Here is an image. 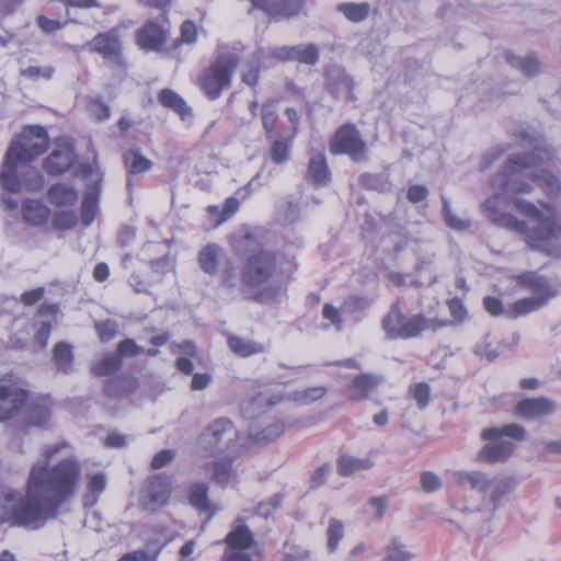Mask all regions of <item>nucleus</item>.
Segmentation results:
<instances>
[{
    "mask_svg": "<svg viewBox=\"0 0 561 561\" xmlns=\"http://www.w3.org/2000/svg\"><path fill=\"white\" fill-rule=\"evenodd\" d=\"M60 448L58 444L46 446L43 450L46 461L34 463L28 476L32 482V494L45 495L53 504L51 507L55 506L58 510L73 496L81 477V467L75 459H65L51 468L47 467V461Z\"/></svg>",
    "mask_w": 561,
    "mask_h": 561,
    "instance_id": "nucleus-1",
    "label": "nucleus"
},
{
    "mask_svg": "<svg viewBox=\"0 0 561 561\" xmlns=\"http://www.w3.org/2000/svg\"><path fill=\"white\" fill-rule=\"evenodd\" d=\"M539 152L511 154L502 170L491 179V187L500 198L505 196L528 194L533 186L523 178L526 172L539 164Z\"/></svg>",
    "mask_w": 561,
    "mask_h": 561,
    "instance_id": "nucleus-2",
    "label": "nucleus"
},
{
    "mask_svg": "<svg viewBox=\"0 0 561 561\" xmlns=\"http://www.w3.org/2000/svg\"><path fill=\"white\" fill-rule=\"evenodd\" d=\"M51 505L45 495L32 494V482L27 479L26 495L12 506L8 520L14 526L39 529L48 518L57 516L59 510Z\"/></svg>",
    "mask_w": 561,
    "mask_h": 561,
    "instance_id": "nucleus-3",
    "label": "nucleus"
},
{
    "mask_svg": "<svg viewBox=\"0 0 561 561\" xmlns=\"http://www.w3.org/2000/svg\"><path fill=\"white\" fill-rule=\"evenodd\" d=\"M277 253L261 249L249 254L241 265L242 288L250 295L271 285L270 280L277 274Z\"/></svg>",
    "mask_w": 561,
    "mask_h": 561,
    "instance_id": "nucleus-4",
    "label": "nucleus"
},
{
    "mask_svg": "<svg viewBox=\"0 0 561 561\" xmlns=\"http://www.w3.org/2000/svg\"><path fill=\"white\" fill-rule=\"evenodd\" d=\"M239 64L240 58L237 54L224 53L199 75L197 85L208 100L219 99L221 93L231 87Z\"/></svg>",
    "mask_w": 561,
    "mask_h": 561,
    "instance_id": "nucleus-5",
    "label": "nucleus"
},
{
    "mask_svg": "<svg viewBox=\"0 0 561 561\" xmlns=\"http://www.w3.org/2000/svg\"><path fill=\"white\" fill-rule=\"evenodd\" d=\"M426 324L423 312L405 314L399 299L391 304L389 311L381 319V329L387 340H411L420 337Z\"/></svg>",
    "mask_w": 561,
    "mask_h": 561,
    "instance_id": "nucleus-6",
    "label": "nucleus"
},
{
    "mask_svg": "<svg viewBox=\"0 0 561 561\" xmlns=\"http://www.w3.org/2000/svg\"><path fill=\"white\" fill-rule=\"evenodd\" d=\"M221 286L232 296L240 295L243 300H251L260 305H271L279 300L286 293V286L280 284H271L257 290L255 295H250L242 288L241 271L238 268L231 257L224 260L221 273Z\"/></svg>",
    "mask_w": 561,
    "mask_h": 561,
    "instance_id": "nucleus-7",
    "label": "nucleus"
},
{
    "mask_svg": "<svg viewBox=\"0 0 561 561\" xmlns=\"http://www.w3.org/2000/svg\"><path fill=\"white\" fill-rule=\"evenodd\" d=\"M238 438L234 424L227 417L213 421L202 433L199 446L210 455L227 451Z\"/></svg>",
    "mask_w": 561,
    "mask_h": 561,
    "instance_id": "nucleus-8",
    "label": "nucleus"
},
{
    "mask_svg": "<svg viewBox=\"0 0 561 561\" xmlns=\"http://www.w3.org/2000/svg\"><path fill=\"white\" fill-rule=\"evenodd\" d=\"M329 150L332 154H346L354 162L365 161L366 144L359 130L352 123L339 127L330 140Z\"/></svg>",
    "mask_w": 561,
    "mask_h": 561,
    "instance_id": "nucleus-9",
    "label": "nucleus"
},
{
    "mask_svg": "<svg viewBox=\"0 0 561 561\" xmlns=\"http://www.w3.org/2000/svg\"><path fill=\"white\" fill-rule=\"evenodd\" d=\"M49 147V138L46 129L42 126L31 125L24 127L20 139H13L8 148L21 150L25 162L30 163L42 156Z\"/></svg>",
    "mask_w": 561,
    "mask_h": 561,
    "instance_id": "nucleus-10",
    "label": "nucleus"
},
{
    "mask_svg": "<svg viewBox=\"0 0 561 561\" xmlns=\"http://www.w3.org/2000/svg\"><path fill=\"white\" fill-rule=\"evenodd\" d=\"M169 36L170 25L168 21L162 23L148 21L135 32V42L146 53H160L165 50Z\"/></svg>",
    "mask_w": 561,
    "mask_h": 561,
    "instance_id": "nucleus-11",
    "label": "nucleus"
},
{
    "mask_svg": "<svg viewBox=\"0 0 561 561\" xmlns=\"http://www.w3.org/2000/svg\"><path fill=\"white\" fill-rule=\"evenodd\" d=\"M267 50L268 56H271L273 61H296L307 66H314L320 60V48L314 43L282 46L275 48L268 47Z\"/></svg>",
    "mask_w": 561,
    "mask_h": 561,
    "instance_id": "nucleus-12",
    "label": "nucleus"
},
{
    "mask_svg": "<svg viewBox=\"0 0 561 561\" xmlns=\"http://www.w3.org/2000/svg\"><path fill=\"white\" fill-rule=\"evenodd\" d=\"M27 164L21 150L8 148L0 169V186L12 194L22 190V179L19 178V165Z\"/></svg>",
    "mask_w": 561,
    "mask_h": 561,
    "instance_id": "nucleus-13",
    "label": "nucleus"
},
{
    "mask_svg": "<svg viewBox=\"0 0 561 561\" xmlns=\"http://www.w3.org/2000/svg\"><path fill=\"white\" fill-rule=\"evenodd\" d=\"M253 8L263 11L272 21L279 22L298 16L306 0H250Z\"/></svg>",
    "mask_w": 561,
    "mask_h": 561,
    "instance_id": "nucleus-14",
    "label": "nucleus"
},
{
    "mask_svg": "<svg viewBox=\"0 0 561 561\" xmlns=\"http://www.w3.org/2000/svg\"><path fill=\"white\" fill-rule=\"evenodd\" d=\"M557 411V403L548 397L525 398L519 400L514 409L519 419L535 420L552 415Z\"/></svg>",
    "mask_w": 561,
    "mask_h": 561,
    "instance_id": "nucleus-15",
    "label": "nucleus"
},
{
    "mask_svg": "<svg viewBox=\"0 0 561 561\" xmlns=\"http://www.w3.org/2000/svg\"><path fill=\"white\" fill-rule=\"evenodd\" d=\"M28 399L27 392L12 385L0 383V421L10 420L20 414Z\"/></svg>",
    "mask_w": 561,
    "mask_h": 561,
    "instance_id": "nucleus-16",
    "label": "nucleus"
},
{
    "mask_svg": "<svg viewBox=\"0 0 561 561\" xmlns=\"http://www.w3.org/2000/svg\"><path fill=\"white\" fill-rule=\"evenodd\" d=\"M75 159V149L71 144H58L45 158L43 169L50 175H60L72 167Z\"/></svg>",
    "mask_w": 561,
    "mask_h": 561,
    "instance_id": "nucleus-17",
    "label": "nucleus"
},
{
    "mask_svg": "<svg viewBox=\"0 0 561 561\" xmlns=\"http://www.w3.org/2000/svg\"><path fill=\"white\" fill-rule=\"evenodd\" d=\"M515 280L522 288L533 291L534 297L547 298V302L558 294L550 279L536 271L520 273L515 276Z\"/></svg>",
    "mask_w": 561,
    "mask_h": 561,
    "instance_id": "nucleus-18",
    "label": "nucleus"
},
{
    "mask_svg": "<svg viewBox=\"0 0 561 561\" xmlns=\"http://www.w3.org/2000/svg\"><path fill=\"white\" fill-rule=\"evenodd\" d=\"M91 50L96 51L103 58L121 62L122 44L119 36L114 30L105 33H99L89 43Z\"/></svg>",
    "mask_w": 561,
    "mask_h": 561,
    "instance_id": "nucleus-19",
    "label": "nucleus"
},
{
    "mask_svg": "<svg viewBox=\"0 0 561 561\" xmlns=\"http://www.w3.org/2000/svg\"><path fill=\"white\" fill-rule=\"evenodd\" d=\"M383 381L382 376L375 374H359L355 376L345 388V396L352 401L367 399Z\"/></svg>",
    "mask_w": 561,
    "mask_h": 561,
    "instance_id": "nucleus-20",
    "label": "nucleus"
},
{
    "mask_svg": "<svg viewBox=\"0 0 561 561\" xmlns=\"http://www.w3.org/2000/svg\"><path fill=\"white\" fill-rule=\"evenodd\" d=\"M255 539L252 530L244 524L242 517H238L231 530L225 537V543L228 551L247 552L254 545Z\"/></svg>",
    "mask_w": 561,
    "mask_h": 561,
    "instance_id": "nucleus-21",
    "label": "nucleus"
},
{
    "mask_svg": "<svg viewBox=\"0 0 561 561\" xmlns=\"http://www.w3.org/2000/svg\"><path fill=\"white\" fill-rule=\"evenodd\" d=\"M325 88L328 92L334 98H339L345 93L351 95L354 82L352 78L346 73L345 69L339 65L329 66L324 72Z\"/></svg>",
    "mask_w": 561,
    "mask_h": 561,
    "instance_id": "nucleus-22",
    "label": "nucleus"
},
{
    "mask_svg": "<svg viewBox=\"0 0 561 561\" xmlns=\"http://www.w3.org/2000/svg\"><path fill=\"white\" fill-rule=\"evenodd\" d=\"M478 454V460L488 463L504 462L514 451V444L506 439H490Z\"/></svg>",
    "mask_w": 561,
    "mask_h": 561,
    "instance_id": "nucleus-23",
    "label": "nucleus"
},
{
    "mask_svg": "<svg viewBox=\"0 0 561 561\" xmlns=\"http://www.w3.org/2000/svg\"><path fill=\"white\" fill-rule=\"evenodd\" d=\"M247 70L242 73V82L249 87H255L259 83L261 68L274 66V61L268 56L267 48L257 47L252 54V60L247 62Z\"/></svg>",
    "mask_w": 561,
    "mask_h": 561,
    "instance_id": "nucleus-24",
    "label": "nucleus"
},
{
    "mask_svg": "<svg viewBox=\"0 0 561 561\" xmlns=\"http://www.w3.org/2000/svg\"><path fill=\"white\" fill-rule=\"evenodd\" d=\"M225 249L217 243H208L204 245L197 254V261L201 270L209 275L215 276L219 272V264L224 261Z\"/></svg>",
    "mask_w": 561,
    "mask_h": 561,
    "instance_id": "nucleus-25",
    "label": "nucleus"
},
{
    "mask_svg": "<svg viewBox=\"0 0 561 561\" xmlns=\"http://www.w3.org/2000/svg\"><path fill=\"white\" fill-rule=\"evenodd\" d=\"M209 488L205 482H194L188 489V503L201 513L211 518L219 508L208 497Z\"/></svg>",
    "mask_w": 561,
    "mask_h": 561,
    "instance_id": "nucleus-26",
    "label": "nucleus"
},
{
    "mask_svg": "<svg viewBox=\"0 0 561 561\" xmlns=\"http://www.w3.org/2000/svg\"><path fill=\"white\" fill-rule=\"evenodd\" d=\"M171 478L164 473L152 476L147 485V499L151 504L163 505L171 493Z\"/></svg>",
    "mask_w": 561,
    "mask_h": 561,
    "instance_id": "nucleus-27",
    "label": "nucleus"
},
{
    "mask_svg": "<svg viewBox=\"0 0 561 561\" xmlns=\"http://www.w3.org/2000/svg\"><path fill=\"white\" fill-rule=\"evenodd\" d=\"M331 172L323 154L318 153L310 158L306 180L313 185L321 187L330 182Z\"/></svg>",
    "mask_w": 561,
    "mask_h": 561,
    "instance_id": "nucleus-28",
    "label": "nucleus"
},
{
    "mask_svg": "<svg viewBox=\"0 0 561 561\" xmlns=\"http://www.w3.org/2000/svg\"><path fill=\"white\" fill-rule=\"evenodd\" d=\"M47 198L55 207L73 206L78 201V192L70 184L55 183L48 188Z\"/></svg>",
    "mask_w": 561,
    "mask_h": 561,
    "instance_id": "nucleus-29",
    "label": "nucleus"
},
{
    "mask_svg": "<svg viewBox=\"0 0 561 561\" xmlns=\"http://www.w3.org/2000/svg\"><path fill=\"white\" fill-rule=\"evenodd\" d=\"M50 209L37 199H25L22 203V216L31 226H43L49 218Z\"/></svg>",
    "mask_w": 561,
    "mask_h": 561,
    "instance_id": "nucleus-30",
    "label": "nucleus"
},
{
    "mask_svg": "<svg viewBox=\"0 0 561 561\" xmlns=\"http://www.w3.org/2000/svg\"><path fill=\"white\" fill-rule=\"evenodd\" d=\"M454 479L460 486L469 485L471 490L485 493L492 485V479L482 471H456Z\"/></svg>",
    "mask_w": 561,
    "mask_h": 561,
    "instance_id": "nucleus-31",
    "label": "nucleus"
},
{
    "mask_svg": "<svg viewBox=\"0 0 561 561\" xmlns=\"http://www.w3.org/2000/svg\"><path fill=\"white\" fill-rule=\"evenodd\" d=\"M158 101L164 107L178 113L183 119L192 115V108L186 101L171 89H162L158 94Z\"/></svg>",
    "mask_w": 561,
    "mask_h": 561,
    "instance_id": "nucleus-32",
    "label": "nucleus"
},
{
    "mask_svg": "<svg viewBox=\"0 0 561 561\" xmlns=\"http://www.w3.org/2000/svg\"><path fill=\"white\" fill-rule=\"evenodd\" d=\"M526 435V428L516 423L507 424L502 427H486L481 433L483 439H503V437L506 436L517 442H523Z\"/></svg>",
    "mask_w": 561,
    "mask_h": 561,
    "instance_id": "nucleus-33",
    "label": "nucleus"
},
{
    "mask_svg": "<svg viewBox=\"0 0 561 561\" xmlns=\"http://www.w3.org/2000/svg\"><path fill=\"white\" fill-rule=\"evenodd\" d=\"M227 343L229 348L241 357H249L251 355L261 354L265 351L262 343L243 339L234 334L228 335Z\"/></svg>",
    "mask_w": 561,
    "mask_h": 561,
    "instance_id": "nucleus-34",
    "label": "nucleus"
},
{
    "mask_svg": "<svg viewBox=\"0 0 561 561\" xmlns=\"http://www.w3.org/2000/svg\"><path fill=\"white\" fill-rule=\"evenodd\" d=\"M504 57L508 65L518 69L526 77H534L540 72V64L533 54L520 57L513 51H505Z\"/></svg>",
    "mask_w": 561,
    "mask_h": 561,
    "instance_id": "nucleus-35",
    "label": "nucleus"
},
{
    "mask_svg": "<svg viewBox=\"0 0 561 561\" xmlns=\"http://www.w3.org/2000/svg\"><path fill=\"white\" fill-rule=\"evenodd\" d=\"M20 413L23 414L26 423L30 425L42 426L47 423L50 417V411L48 407L43 402H31L21 408Z\"/></svg>",
    "mask_w": 561,
    "mask_h": 561,
    "instance_id": "nucleus-36",
    "label": "nucleus"
},
{
    "mask_svg": "<svg viewBox=\"0 0 561 561\" xmlns=\"http://www.w3.org/2000/svg\"><path fill=\"white\" fill-rule=\"evenodd\" d=\"M128 175H136L151 170L153 163L139 149H129L123 156Z\"/></svg>",
    "mask_w": 561,
    "mask_h": 561,
    "instance_id": "nucleus-37",
    "label": "nucleus"
},
{
    "mask_svg": "<svg viewBox=\"0 0 561 561\" xmlns=\"http://www.w3.org/2000/svg\"><path fill=\"white\" fill-rule=\"evenodd\" d=\"M53 360L60 373L65 375L72 373V345L64 341L58 342L53 350Z\"/></svg>",
    "mask_w": 561,
    "mask_h": 561,
    "instance_id": "nucleus-38",
    "label": "nucleus"
},
{
    "mask_svg": "<svg viewBox=\"0 0 561 561\" xmlns=\"http://www.w3.org/2000/svg\"><path fill=\"white\" fill-rule=\"evenodd\" d=\"M137 388V380L129 377L119 376L110 379L104 385V393L110 398H121L134 391Z\"/></svg>",
    "mask_w": 561,
    "mask_h": 561,
    "instance_id": "nucleus-39",
    "label": "nucleus"
},
{
    "mask_svg": "<svg viewBox=\"0 0 561 561\" xmlns=\"http://www.w3.org/2000/svg\"><path fill=\"white\" fill-rule=\"evenodd\" d=\"M547 305V298L527 297L516 300L506 311L508 319H517Z\"/></svg>",
    "mask_w": 561,
    "mask_h": 561,
    "instance_id": "nucleus-40",
    "label": "nucleus"
},
{
    "mask_svg": "<svg viewBox=\"0 0 561 561\" xmlns=\"http://www.w3.org/2000/svg\"><path fill=\"white\" fill-rule=\"evenodd\" d=\"M336 466L341 477H348L357 471L368 470L373 462L367 458L343 455L337 458Z\"/></svg>",
    "mask_w": 561,
    "mask_h": 561,
    "instance_id": "nucleus-41",
    "label": "nucleus"
},
{
    "mask_svg": "<svg viewBox=\"0 0 561 561\" xmlns=\"http://www.w3.org/2000/svg\"><path fill=\"white\" fill-rule=\"evenodd\" d=\"M100 183L95 182L93 188L85 194L81 203V221L84 226H90L98 210V199Z\"/></svg>",
    "mask_w": 561,
    "mask_h": 561,
    "instance_id": "nucleus-42",
    "label": "nucleus"
},
{
    "mask_svg": "<svg viewBox=\"0 0 561 561\" xmlns=\"http://www.w3.org/2000/svg\"><path fill=\"white\" fill-rule=\"evenodd\" d=\"M336 10L343 13L348 21L359 23L369 16L370 5L367 2H344L337 4Z\"/></svg>",
    "mask_w": 561,
    "mask_h": 561,
    "instance_id": "nucleus-43",
    "label": "nucleus"
},
{
    "mask_svg": "<svg viewBox=\"0 0 561 561\" xmlns=\"http://www.w3.org/2000/svg\"><path fill=\"white\" fill-rule=\"evenodd\" d=\"M123 365V359H121V356L116 354H106L103 356L99 362H96L91 370L93 375L98 377H105L111 376L115 374L117 370L121 369Z\"/></svg>",
    "mask_w": 561,
    "mask_h": 561,
    "instance_id": "nucleus-44",
    "label": "nucleus"
},
{
    "mask_svg": "<svg viewBox=\"0 0 561 561\" xmlns=\"http://www.w3.org/2000/svg\"><path fill=\"white\" fill-rule=\"evenodd\" d=\"M358 184L370 191L383 193L390 190L389 176L385 173H362L358 178Z\"/></svg>",
    "mask_w": 561,
    "mask_h": 561,
    "instance_id": "nucleus-45",
    "label": "nucleus"
},
{
    "mask_svg": "<svg viewBox=\"0 0 561 561\" xmlns=\"http://www.w3.org/2000/svg\"><path fill=\"white\" fill-rule=\"evenodd\" d=\"M385 561H412L416 557L398 538L389 541L385 548Z\"/></svg>",
    "mask_w": 561,
    "mask_h": 561,
    "instance_id": "nucleus-46",
    "label": "nucleus"
},
{
    "mask_svg": "<svg viewBox=\"0 0 561 561\" xmlns=\"http://www.w3.org/2000/svg\"><path fill=\"white\" fill-rule=\"evenodd\" d=\"M327 392L328 389L325 387L316 386L304 390H296L289 394V398L298 404L308 405L322 399Z\"/></svg>",
    "mask_w": 561,
    "mask_h": 561,
    "instance_id": "nucleus-47",
    "label": "nucleus"
},
{
    "mask_svg": "<svg viewBox=\"0 0 561 561\" xmlns=\"http://www.w3.org/2000/svg\"><path fill=\"white\" fill-rule=\"evenodd\" d=\"M442 213L447 227L456 231H465L471 227V221L462 219L451 210L450 203L446 197H442Z\"/></svg>",
    "mask_w": 561,
    "mask_h": 561,
    "instance_id": "nucleus-48",
    "label": "nucleus"
},
{
    "mask_svg": "<svg viewBox=\"0 0 561 561\" xmlns=\"http://www.w3.org/2000/svg\"><path fill=\"white\" fill-rule=\"evenodd\" d=\"M517 483L514 478H503L499 480H492V492H491V502L494 505V508L499 506V503L503 496L511 493Z\"/></svg>",
    "mask_w": 561,
    "mask_h": 561,
    "instance_id": "nucleus-49",
    "label": "nucleus"
},
{
    "mask_svg": "<svg viewBox=\"0 0 561 561\" xmlns=\"http://www.w3.org/2000/svg\"><path fill=\"white\" fill-rule=\"evenodd\" d=\"M213 479L220 485H226L234 476L232 461L221 460L211 463Z\"/></svg>",
    "mask_w": 561,
    "mask_h": 561,
    "instance_id": "nucleus-50",
    "label": "nucleus"
},
{
    "mask_svg": "<svg viewBox=\"0 0 561 561\" xmlns=\"http://www.w3.org/2000/svg\"><path fill=\"white\" fill-rule=\"evenodd\" d=\"M270 156L275 164H284L290 159L289 140L276 139L272 142Z\"/></svg>",
    "mask_w": 561,
    "mask_h": 561,
    "instance_id": "nucleus-51",
    "label": "nucleus"
},
{
    "mask_svg": "<svg viewBox=\"0 0 561 561\" xmlns=\"http://www.w3.org/2000/svg\"><path fill=\"white\" fill-rule=\"evenodd\" d=\"M284 495L282 493H275L267 500L262 501L255 508V514L261 517L268 518L276 510L282 506Z\"/></svg>",
    "mask_w": 561,
    "mask_h": 561,
    "instance_id": "nucleus-52",
    "label": "nucleus"
},
{
    "mask_svg": "<svg viewBox=\"0 0 561 561\" xmlns=\"http://www.w3.org/2000/svg\"><path fill=\"white\" fill-rule=\"evenodd\" d=\"M328 536V549L333 552L336 550L339 542L344 537V526L339 519H330V524L327 530Z\"/></svg>",
    "mask_w": 561,
    "mask_h": 561,
    "instance_id": "nucleus-53",
    "label": "nucleus"
},
{
    "mask_svg": "<svg viewBox=\"0 0 561 561\" xmlns=\"http://www.w3.org/2000/svg\"><path fill=\"white\" fill-rule=\"evenodd\" d=\"M409 392L412 398L416 401V405L420 410H424L431 400V387L427 382H417L410 387Z\"/></svg>",
    "mask_w": 561,
    "mask_h": 561,
    "instance_id": "nucleus-54",
    "label": "nucleus"
},
{
    "mask_svg": "<svg viewBox=\"0 0 561 561\" xmlns=\"http://www.w3.org/2000/svg\"><path fill=\"white\" fill-rule=\"evenodd\" d=\"M78 222V217L73 210H60L55 213L51 225L56 230H68Z\"/></svg>",
    "mask_w": 561,
    "mask_h": 561,
    "instance_id": "nucleus-55",
    "label": "nucleus"
},
{
    "mask_svg": "<svg viewBox=\"0 0 561 561\" xmlns=\"http://www.w3.org/2000/svg\"><path fill=\"white\" fill-rule=\"evenodd\" d=\"M22 187H24L28 192H35L43 187L44 178L42 173L32 168L23 173L22 175Z\"/></svg>",
    "mask_w": 561,
    "mask_h": 561,
    "instance_id": "nucleus-56",
    "label": "nucleus"
},
{
    "mask_svg": "<svg viewBox=\"0 0 561 561\" xmlns=\"http://www.w3.org/2000/svg\"><path fill=\"white\" fill-rule=\"evenodd\" d=\"M55 73L53 66L37 67L28 66L27 68L21 69V76L33 81H37L39 78L49 80Z\"/></svg>",
    "mask_w": 561,
    "mask_h": 561,
    "instance_id": "nucleus-57",
    "label": "nucleus"
},
{
    "mask_svg": "<svg viewBox=\"0 0 561 561\" xmlns=\"http://www.w3.org/2000/svg\"><path fill=\"white\" fill-rule=\"evenodd\" d=\"M282 401L280 394H275L270 391H260L252 398L250 404L257 409H268L276 405Z\"/></svg>",
    "mask_w": 561,
    "mask_h": 561,
    "instance_id": "nucleus-58",
    "label": "nucleus"
},
{
    "mask_svg": "<svg viewBox=\"0 0 561 561\" xmlns=\"http://www.w3.org/2000/svg\"><path fill=\"white\" fill-rule=\"evenodd\" d=\"M474 354L480 358H485L489 363L499 357L497 350L491 347L490 333H485L483 340L474 346Z\"/></svg>",
    "mask_w": 561,
    "mask_h": 561,
    "instance_id": "nucleus-59",
    "label": "nucleus"
},
{
    "mask_svg": "<svg viewBox=\"0 0 561 561\" xmlns=\"http://www.w3.org/2000/svg\"><path fill=\"white\" fill-rule=\"evenodd\" d=\"M145 348L136 343L134 339H125L121 341L117 345V355L123 357H136L138 355L144 354Z\"/></svg>",
    "mask_w": 561,
    "mask_h": 561,
    "instance_id": "nucleus-60",
    "label": "nucleus"
},
{
    "mask_svg": "<svg viewBox=\"0 0 561 561\" xmlns=\"http://www.w3.org/2000/svg\"><path fill=\"white\" fill-rule=\"evenodd\" d=\"M369 306V300L367 297L362 295H353L348 296L342 306L344 312L356 313L358 311H363Z\"/></svg>",
    "mask_w": 561,
    "mask_h": 561,
    "instance_id": "nucleus-61",
    "label": "nucleus"
},
{
    "mask_svg": "<svg viewBox=\"0 0 561 561\" xmlns=\"http://www.w3.org/2000/svg\"><path fill=\"white\" fill-rule=\"evenodd\" d=\"M285 432V423L276 421L256 434L257 440H274Z\"/></svg>",
    "mask_w": 561,
    "mask_h": 561,
    "instance_id": "nucleus-62",
    "label": "nucleus"
},
{
    "mask_svg": "<svg viewBox=\"0 0 561 561\" xmlns=\"http://www.w3.org/2000/svg\"><path fill=\"white\" fill-rule=\"evenodd\" d=\"M94 328L102 342L111 341L117 333V324L113 320L96 322Z\"/></svg>",
    "mask_w": 561,
    "mask_h": 561,
    "instance_id": "nucleus-63",
    "label": "nucleus"
},
{
    "mask_svg": "<svg viewBox=\"0 0 561 561\" xmlns=\"http://www.w3.org/2000/svg\"><path fill=\"white\" fill-rule=\"evenodd\" d=\"M332 472L330 463H323L316 468L310 477V489L317 490L327 483L329 474Z\"/></svg>",
    "mask_w": 561,
    "mask_h": 561,
    "instance_id": "nucleus-64",
    "label": "nucleus"
}]
</instances>
